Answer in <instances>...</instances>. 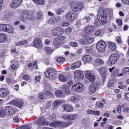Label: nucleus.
<instances>
[{
  "mask_svg": "<svg viewBox=\"0 0 129 129\" xmlns=\"http://www.w3.org/2000/svg\"><path fill=\"white\" fill-rule=\"evenodd\" d=\"M97 19L100 24L103 25L106 23L107 19V14L104 11H100L97 14Z\"/></svg>",
  "mask_w": 129,
  "mask_h": 129,
  "instance_id": "obj_1",
  "label": "nucleus"
},
{
  "mask_svg": "<svg viewBox=\"0 0 129 129\" xmlns=\"http://www.w3.org/2000/svg\"><path fill=\"white\" fill-rule=\"evenodd\" d=\"M106 45L105 42L103 41H101L97 43L96 48L99 52L103 53L105 51Z\"/></svg>",
  "mask_w": 129,
  "mask_h": 129,
  "instance_id": "obj_2",
  "label": "nucleus"
},
{
  "mask_svg": "<svg viewBox=\"0 0 129 129\" xmlns=\"http://www.w3.org/2000/svg\"><path fill=\"white\" fill-rule=\"evenodd\" d=\"M119 57V54L116 53L112 54L108 60V63L111 65L115 64Z\"/></svg>",
  "mask_w": 129,
  "mask_h": 129,
  "instance_id": "obj_3",
  "label": "nucleus"
},
{
  "mask_svg": "<svg viewBox=\"0 0 129 129\" xmlns=\"http://www.w3.org/2000/svg\"><path fill=\"white\" fill-rule=\"evenodd\" d=\"M55 73V70L53 68H51L48 69L45 73L47 78L52 80L56 78Z\"/></svg>",
  "mask_w": 129,
  "mask_h": 129,
  "instance_id": "obj_4",
  "label": "nucleus"
},
{
  "mask_svg": "<svg viewBox=\"0 0 129 129\" xmlns=\"http://www.w3.org/2000/svg\"><path fill=\"white\" fill-rule=\"evenodd\" d=\"M84 86L82 83L78 82L76 83L75 85L73 86L71 88L72 91L74 92H81L83 90Z\"/></svg>",
  "mask_w": 129,
  "mask_h": 129,
  "instance_id": "obj_5",
  "label": "nucleus"
},
{
  "mask_svg": "<svg viewBox=\"0 0 129 129\" xmlns=\"http://www.w3.org/2000/svg\"><path fill=\"white\" fill-rule=\"evenodd\" d=\"M34 123L39 126L46 125L48 124L46 119L44 117H40L39 119L35 121Z\"/></svg>",
  "mask_w": 129,
  "mask_h": 129,
  "instance_id": "obj_6",
  "label": "nucleus"
},
{
  "mask_svg": "<svg viewBox=\"0 0 129 129\" xmlns=\"http://www.w3.org/2000/svg\"><path fill=\"white\" fill-rule=\"evenodd\" d=\"M64 29L61 27L55 28L53 30L52 34L54 36H58L63 34L64 33Z\"/></svg>",
  "mask_w": 129,
  "mask_h": 129,
  "instance_id": "obj_7",
  "label": "nucleus"
},
{
  "mask_svg": "<svg viewBox=\"0 0 129 129\" xmlns=\"http://www.w3.org/2000/svg\"><path fill=\"white\" fill-rule=\"evenodd\" d=\"M22 0H12L10 7L12 8L16 9L19 7L21 4Z\"/></svg>",
  "mask_w": 129,
  "mask_h": 129,
  "instance_id": "obj_8",
  "label": "nucleus"
},
{
  "mask_svg": "<svg viewBox=\"0 0 129 129\" xmlns=\"http://www.w3.org/2000/svg\"><path fill=\"white\" fill-rule=\"evenodd\" d=\"M107 68L104 67L100 68L99 69V73L101 76L104 81H105L106 78V75H107Z\"/></svg>",
  "mask_w": 129,
  "mask_h": 129,
  "instance_id": "obj_9",
  "label": "nucleus"
},
{
  "mask_svg": "<svg viewBox=\"0 0 129 129\" xmlns=\"http://www.w3.org/2000/svg\"><path fill=\"white\" fill-rule=\"evenodd\" d=\"M98 83H92L89 86V91L92 93H94L99 86Z\"/></svg>",
  "mask_w": 129,
  "mask_h": 129,
  "instance_id": "obj_10",
  "label": "nucleus"
},
{
  "mask_svg": "<svg viewBox=\"0 0 129 129\" xmlns=\"http://www.w3.org/2000/svg\"><path fill=\"white\" fill-rule=\"evenodd\" d=\"M33 42V46L35 47L38 48H41L42 47L41 41L39 38H36L34 40Z\"/></svg>",
  "mask_w": 129,
  "mask_h": 129,
  "instance_id": "obj_11",
  "label": "nucleus"
},
{
  "mask_svg": "<svg viewBox=\"0 0 129 129\" xmlns=\"http://www.w3.org/2000/svg\"><path fill=\"white\" fill-rule=\"evenodd\" d=\"M94 30V27L92 25H87L84 29L85 32L89 34L92 33Z\"/></svg>",
  "mask_w": 129,
  "mask_h": 129,
  "instance_id": "obj_12",
  "label": "nucleus"
},
{
  "mask_svg": "<svg viewBox=\"0 0 129 129\" xmlns=\"http://www.w3.org/2000/svg\"><path fill=\"white\" fill-rule=\"evenodd\" d=\"M74 78L78 79L79 80H81L84 77L82 71L80 70H76L74 72Z\"/></svg>",
  "mask_w": 129,
  "mask_h": 129,
  "instance_id": "obj_13",
  "label": "nucleus"
},
{
  "mask_svg": "<svg viewBox=\"0 0 129 129\" xmlns=\"http://www.w3.org/2000/svg\"><path fill=\"white\" fill-rule=\"evenodd\" d=\"M9 91L7 89L1 88L0 89V97L4 98L7 96Z\"/></svg>",
  "mask_w": 129,
  "mask_h": 129,
  "instance_id": "obj_14",
  "label": "nucleus"
},
{
  "mask_svg": "<svg viewBox=\"0 0 129 129\" xmlns=\"http://www.w3.org/2000/svg\"><path fill=\"white\" fill-rule=\"evenodd\" d=\"M5 32L10 34H13L14 31V28L9 24H6Z\"/></svg>",
  "mask_w": 129,
  "mask_h": 129,
  "instance_id": "obj_15",
  "label": "nucleus"
},
{
  "mask_svg": "<svg viewBox=\"0 0 129 129\" xmlns=\"http://www.w3.org/2000/svg\"><path fill=\"white\" fill-rule=\"evenodd\" d=\"M71 9L74 12L77 11L81 9L80 6H79L76 2H74L72 4Z\"/></svg>",
  "mask_w": 129,
  "mask_h": 129,
  "instance_id": "obj_16",
  "label": "nucleus"
},
{
  "mask_svg": "<svg viewBox=\"0 0 129 129\" xmlns=\"http://www.w3.org/2000/svg\"><path fill=\"white\" fill-rule=\"evenodd\" d=\"M85 77L91 82L93 81L95 79L93 74L92 73L89 72L86 73L85 74Z\"/></svg>",
  "mask_w": 129,
  "mask_h": 129,
  "instance_id": "obj_17",
  "label": "nucleus"
},
{
  "mask_svg": "<svg viewBox=\"0 0 129 129\" xmlns=\"http://www.w3.org/2000/svg\"><path fill=\"white\" fill-rule=\"evenodd\" d=\"M62 107L64 111L68 112H71L73 110L72 107L68 104L63 105H62Z\"/></svg>",
  "mask_w": 129,
  "mask_h": 129,
  "instance_id": "obj_18",
  "label": "nucleus"
},
{
  "mask_svg": "<svg viewBox=\"0 0 129 129\" xmlns=\"http://www.w3.org/2000/svg\"><path fill=\"white\" fill-rule=\"evenodd\" d=\"M5 109L6 111H8V114L10 115H13L15 113V111L13 110L11 106H6L5 107Z\"/></svg>",
  "mask_w": 129,
  "mask_h": 129,
  "instance_id": "obj_19",
  "label": "nucleus"
},
{
  "mask_svg": "<svg viewBox=\"0 0 129 129\" xmlns=\"http://www.w3.org/2000/svg\"><path fill=\"white\" fill-rule=\"evenodd\" d=\"M60 42L57 37L55 38L54 40L53 44V46L56 48H58L60 47Z\"/></svg>",
  "mask_w": 129,
  "mask_h": 129,
  "instance_id": "obj_20",
  "label": "nucleus"
},
{
  "mask_svg": "<svg viewBox=\"0 0 129 129\" xmlns=\"http://www.w3.org/2000/svg\"><path fill=\"white\" fill-rule=\"evenodd\" d=\"M62 89L63 92L65 93L69 94L70 93V88L66 85H62Z\"/></svg>",
  "mask_w": 129,
  "mask_h": 129,
  "instance_id": "obj_21",
  "label": "nucleus"
},
{
  "mask_svg": "<svg viewBox=\"0 0 129 129\" xmlns=\"http://www.w3.org/2000/svg\"><path fill=\"white\" fill-rule=\"evenodd\" d=\"M28 13L26 12H22L21 14V20L23 22H25L27 20Z\"/></svg>",
  "mask_w": 129,
  "mask_h": 129,
  "instance_id": "obj_22",
  "label": "nucleus"
},
{
  "mask_svg": "<svg viewBox=\"0 0 129 129\" xmlns=\"http://www.w3.org/2000/svg\"><path fill=\"white\" fill-rule=\"evenodd\" d=\"M9 103L10 104H13L14 106L20 108L22 107V104L21 102L18 101L17 102L15 100L11 101Z\"/></svg>",
  "mask_w": 129,
  "mask_h": 129,
  "instance_id": "obj_23",
  "label": "nucleus"
},
{
  "mask_svg": "<svg viewBox=\"0 0 129 129\" xmlns=\"http://www.w3.org/2000/svg\"><path fill=\"white\" fill-rule=\"evenodd\" d=\"M92 57L89 55H86L83 56L82 58V60L88 63H90L92 61Z\"/></svg>",
  "mask_w": 129,
  "mask_h": 129,
  "instance_id": "obj_24",
  "label": "nucleus"
},
{
  "mask_svg": "<svg viewBox=\"0 0 129 129\" xmlns=\"http://www.w3.org/2000/svg\"><path fill=\"white\" fill-rule=\"evenodd\" d=\"M7 35L5 34L0 33V43H4L7 39Z\"/></svg>",
  "mask_w": 129,
  "mask_h": 129,
  "instance_id": "obj_25",
  "label": "nucleus"
},
{
  "mask_svg": "<svg viewBox=\"0 0 129 129\" xmlns=\"http://www.w3.org/2000/svg\"><path fill=\"white\" fill-rule=\"evenodd\" d=\"M78 14L76 12L72 13L71 12V21L76 20L78 18Z\"/></svg>",
  "mask_w": 129,
  "mask_h": 129,
  "instance_id": "obj_26",
  "label": "nucleus"
},
{
  "mask_svg": "<svg viewBox=\"0 0 129 129\" xmlns=\"http://www.w3.org/2000/svg\"><path fill=\"white\" fill-rule=\"evenodd\" d=\"M6 111L5 109V110L1 109H0V117L3 118L6 116Z\"/></svg>",
  "mask_w": 129,
  "mask_h": 129,
  "instance_id": "obj_27",
  "label": "nucleus"
},
{
  "mask_svg": "<svg viewBox=\"0 0 129 129\" xmlns=\"http://www.w3.org/2000/svg\"><path fill=\"white\" fill-rule=\"evenodd\" d=\"M58 79L60 81L63 82H66L67 80V77L64 76L62 74H61L59 76Z\"/></svg>",
  "mask_w": 129,
  "mask_h": 129,
  "instance_id": "obj_28",
  "label": "nucleus"
},
{
  "mask_svg": "<svg viewBox=\"0 0 129 129\" xmlns=\"http://www.w3.org/2000/svg\"><path fill=\"white\" fill-rule=\"evenodd\" d=\"M109 46L110 49L113 51L115 50L116 47L115 44L111 42L109 43Z\"/></svg>",
  "mask_w": 129,
  "mask_h": 129,
  "instance_id": "obj_29",
  "label": "nucleus"
},
{
  "mask_svg": "<svg viewBox=\"0 0 129 129\" xmlns=\"http://www.w3.org/2000/svg\"><path fill=\"white\" fill-rule=\"evenodd\" d=\"M33 2L37 4L40 5H43L44 4V0H33Z\"/></svg>",
  "mask_w": 129,
  "mask_h": 129,
  "instance_id": "obj_30",
  "label": "nucleus"
},
{
  "mask_svg": "<svg viewBox=\"0 0 129 129\" xmlns=\"http://www.w3.org/2000/svg\"><path fill=\"white\" fill-rule=\"evenodd\" d=\"M55 95L57 97L60 98L62 97V93L61 92V91L60 90H58L56 91L55 92Z\"/></svg>",
  "mask_w": 129,
  "mask_h": 129,
  "instance_id": "obj_31",
  "label": "nucleus"
},
{
  "mask_svg": "<svg viewBox=\"0 0 129 129\" xmlns=\"http://www.w3.org/2000/svg\"><path fill=\"white\" fill-rule=\"evenodd\" d=\"M44 50L48 54H50L52 53L53 51L51 48L48 47H45Z\"/></svg>",
  "mask_w": 129,
  "mask_h": 129,
  "instance_id": "obj_32",
  "label": "nucleus"
},
{
  "mask_svg": "<svg viewBox=\"0 0 129 129\" xmlns=\"http://www.w3.org/2000/svg\"><path fill=\"white\" fill-rule=\"evenodd\" d=\"M28 43L27 40L20 41L17 42L16 44V46H21L26 44Z\"/></svg>",
  "mask_w": 129,
  "mask_h": 129,
  "instance_id": "obj_33",
  "label": "nucleus"
},
{
  "mask_svg": "<svg viewBox=\"0 0 129 129\" xmlns=\"http://www.w3.org/2000/svg\"><path fill=\"white\" fill-rule=\"evenodd\" d=\"M65 18L67 20L71 21V12H69L65 14Z\"/></svg>",
  "mask_w": 129,
  "mask_h": 129,
  "instance_id": "obj_34",
  "label": "nucleus"
},
{
  "mask_svg": "<svg viewBox=\"0 0 129 129\" xmlns=\"http://www.w3.org/2000/svg\"><path fill=\"white\" fill-rule=\"evenodd\" d=\"M78 116L76 114H70L69 115V120H74Z\"/></svg>",
  "mask_w": 129,
  "mask_h": 129,
  "instance_id": "obj_35",
  "label": "nucleus"
},
{
  "mask_svg": "<svg viewBox=\"0 0 129 129\" xmlns=\"http://www.w3.org/2000/svg\"><path fill=\"white\" fill-rule=\"evenodd\" d=\"M87 44H91L93 41L94 39L92 37H88L86 38Z\"/></svg>",
  "mask_w": 129,
  "mask_h": 129,
  "instance_id": "obj_36",
  "label": "nucleus"
},
{
  "mask_svg": "<svg viewBox=\"0 0 129 129\" xmlns=\"http://www.w3.org/2000/svg\"><path fill=\"white\" fill-rule=\"evenodd\" d=\"M62 101L60 100H57L55 101L53 103L54 106L56 107L59 105L60 103H61Z\"/></svg>",
  "mask_w": 129,
  "mask_h": 129,
  "instance_id": "obj_37",
  "label": "nucleus"
},
{
  "mask_svg": "<svg viewBox=\"0 0 129 129\" xmlns=\"http://www.w3.org/2000/svg\"><path fill=\"white\" fill-rule=\"evenodd\" d=\"M28 15L27 20H33L35 19V16L33 14L28 13Z\"/></svg>",
  "mask_w": 129,
  "mask_h": 129,
  "instance_id": "obj_38",
  "label": "nucleus"
},
{
  "mask_svg": "<svg viewBox=\"0 0 129 129\" xmlns=\"http://www.w3.org/2000/svg\"><path fill=\"white\" fill-rule=\"evenodd\" d=\"M91 19V18L88 16H86L83 19V20L86 23H88L89 22Z\"/></svg>",
  "mask_w": 129,
  "mask_h": 129,
  "instance_id": "obj_39",
  "label": "nucleus"
},
{
  "mask_svg": "<svg viewBox=\"0 0 129 129\" xmlns=\"http://www.w3.org/2000/svg\"><path fill=\"white\" fill-rule=\"evenodd\" d=\"M95 60L96 63L98 65H102L104 63L103 61L101 59L97 58L95 59Z\"/></svg>",
  "mask_w": 129,
  "mask_h": 129,
  "instance_id": "obj_40",
  "label": "nucleus"
},
{
  "mask_svg": "<svg viewBox=\"0 0 129 129\" xmlns=\"http://www.w3.org/2000/svg\"><path fill=\"white\" fill-rule=\"evenodd\" d=\"M96 105L97 107L100 108H102L104 107L103 104L100 101L97 102L96 103Z\"/></svg>",
  "mask_w": 129,
  "mask_h": 129,
  "instance_id": "obj_41",
  "label": "nucleus"
},
{
  "mask_svg": "<svg viewBox=\"0 0 129 129\" xmlns=\"http://www.w3.org/2000/svg\"><path fill=\"white\" fill-rule=\"evenodd\" d=\"M56 21L55 19L53 18L50 19L48 21V23L50 24H55Z\"/></svg>",
  "mask_w": 129,
  "mask_h": 129,
  "instance_id": "obj_42",
  "label": "nucleus"
},
{
  "mask_svg": "<svg viewBox=\"0 0 129 129\" xmlns=\"http://www.w3.org/2000/svg\"><path fill=\"white\" fill-rule=\"evenodd\" d=\"M80 43L82 45L87 44L86 38L82 39L80 40Z\"/></svg>",
  "mask_w": 129,
  "mask_h": 129,
  "instance_id": "obj_43",
  "label": "nucleus"
},
{
  "mask_svg": "<svg viewBox=\"0 0 129 129\" xmlns=\"http://www.w3.org/2000/svg\"><path fill=\"white\" fill-rule=\"evenodd\" d=\"M30 127L26 125H22L20 127H18L17 129H29Z\"/></svg>",
  "mask_w": 129,
  "mask_h": 129,
  "instance_id": "obj_44",
  "label": "nucleus"
},
{
  "mask_svg": "<svg viewBox=\"0 0 129 129\" xmlns=\"http://www.w3.org/2000/svg\"><path fill=\"white\" fill-rule=\"evenodd\" d=\"M6 24H0V31H5Z\"/></svg>",
  "mask_w": 129,
  "mask_h": 129,
  "instance_id": "obj_45",
  "label": "nucleus"
},
{
  "mask_svg": "<svg viewBox=\"0 0 129 129\" xmlns=\"http://www.w3.org/2000/svg\"><path fill=\"white\" fill-rule=\"evenodd\" d=\"M61 117L62 118L66 120H69V115L68 114H64L62 115Z\"/></svg>",
  "mask_w": 129,
  "mask_h": 129,
  "instance_id": "obj_46",
  "label": "nucleus"
},
{
  "mask_svg": "<svg viewBox=\"0 0 129 129\" xmlns=\"http://www.w3.org/2000/svg\"><path fill=\"white\" fill-rule=\"evenodd\" d=\"M56 60L58 62H62L65 60V58L63 57H59L57 58Z\"/></svg>",
  "mask_w": 129,
  "mask_h": 129,
  "instance_id": "obj_47",
  "label": "nucleus"
},
{
  "mask_svg": "<svg viewBox=\"0 0 129 129\" xmlns=\"http://www.w3.org/2000/svg\"><path fill=\"white\" fill-rule=\"evenodd\" d=\"M114 84L113 80L109 81L108 82V87H110L114 85Z\"/></svg>",
  "mask_w": 129,
  "mask_h": 129,
  "instance_id": "obj_48",
  "label": "nucleus"
},
{
  "mask_svg": "<svg viewBox=\"0 0 129 129\" xmlns=\"http://www.w3.org/2000/svg\"><path fill=\"white\" fill-rule=\"evenodd\" d=\"M43 16L42 12L40 11L37 13V17L38 19H40Z\"/></svg>",
  "mask_w": 129,
  "mask_h": 129,
  "instance_id": "obj_49",
  "label": "nucleus"
},
{
  "mask_svg": "<svg viewBox=\"0 0 129 129\" xmlns=\"http://www.w3.org/2000/svg\"><path fill=\"white\" fill-rule=\"evenodd\" d=\"M43 91L44 94L46 95H50L52 94L51 92L48 90H44Z\"/></svg>",
  "mask_w": 129,
  "mask_h": 129,
  "instance_id": "obj_50",
  "label": "nucleus"
},
{
  "mask_svg": "<svg viewBox=\"0 0 129 129\" xmlns=\"http://www.w3.org/2000/svg\"><path fill=\"white\" fill-rule=\"evenodd\" d=\"M51 88V87L49 84L47 83H46L45 85V89H50Z\"/></svg>",
  "mask_w": 129,
  "mask_h": 129,
  "instance_id": "obj_51",
  "label": "nucleus"
},
{
  "mask_svg": "<svg viewBox=\"0 0 129 129\" xmlns=\"http://www.w3.org/2000/svg\"><path fill=\"white\" fill-rule=\"evenodd\" d=\"M116 40L117 42L119 44L121 43L122 41L120 37H117L116 38Z\"/></svg>",
  "mask_w": 129,
  "mask_h": 129,
  "instance_id": "obj_52",
  "label": "nucleus"
},
{
  "mask_svg": "<svg viewBox=\"0 0 129 129\" xmlns=\"http://www.w3.org/2000/svg\"><path fill=\"white\" fill-rule=\"evenodd\" d=\"M56 114L55 113H53L52 115L49 117V118L50 120L54 119L56 118Z\"/></svg>",
  "mask_w": 129,
  "mask_h": 129,
  "instance_id": "obj_53",
  "label": "nucleus"
},
{
  "mask_svg": "<svg viewBox=\"0 0 129 129\" xmlns=\"http://www.w3.org/2000/svg\"><path fill=\"white\" fill-rule=\"evenodd\" d=\"M62 12H63V10H61V9H58L56 11V14L58 15H60L61 14Z\"/></svg>",
  "mask_w": 129,
  "mask_h": 129,
  "instance_id": "obj_54",
  "label": "nucleus"
},
{
  "mask_svg": "<svg viewBox=\"0 0 129 129\" xmlns=\"http://www.w3.org/2000/svg\"><path fill=\"white\" fill-rule=\"evenodd\" d=\"M118 74L119 71L117 70H116L113 72V75L114 76H118Z\"/></svg>",
  "mask_w": 129,
  "mask_h": 129,
  "instance_id": "obj_55",
  "label": "nucleus"
},
{
  "mask_svg": "<svg viewBox=\"0 0 129 129\" xmlns=\"http://www.w3.org/2000/svg\"><path fill=\"white\" fill-rule=\"evenodd\" d=\"M129 72V68L126 67L125 68L122 70V72L124 73Z\"/></svg>",
  "mask_w": 129,
  "mask_h": 129,
  "instance_id": "obj_56",
  "label": "nucleus"
},
{
  "mask_svg": "<svg viewBox=\"0 0 129 129\" xmlns=\"http://www.w3.org/2000/svg\"><path fill=\"white\" fill-rule=\"evenodd\" d=\"M23 78L26 81H28L30 80V77L27 75H24L23 76Z\"/></svg>",
  "mask_w": 129,
  "mask_h": 129,
  "instance_id": "obj_57",
  "label": "nucleus"
},
{
  "mask_svg": "<svg viewBox=\"0 0 129 129\" xmlns=\"http://www.w3.org/2000/svg\"><path fill=\"white\" fill-rule=\"evenodd\" d=\"M70 45L72 46L75 47H76L78 45L77 43L75 42H72L70 43Z\"/></svg>",
  "mask_w": 129,
  "mask_h": 129,
  "instance_id": "obj_58",
  "label": "nucleus"
},
{
  "mask_svg": "<svg viewBox=\"0 0 129 129\" xmlns=\"http://www.w3.org/2000/svg\"><path fill=\"white\" fill-rule=\"evenodd\" d=\"M71 100L72 101L75 102L78 100V99L77 97L72 96L71 98Z\"/></svg>",
  "mask_w": 129,
  "mask_h": 129,
  "instance_id": "obj_59",
  "label": "nucleus"
},
{
  "mask_svg": "<svg viewBox=\"0 0 129 129\" xmlns=\"http://www.w3.org/2000/svg\"><path fill=\"white\" fill-rule=\"evenodd\" d=\"M122 2L125 5H129V0H122Z\"/></svg>",
  "mask_w": 129,
  "mask_h": 129,
  "instance_id": "obj_60",
  "label": "nucleus"
},
{
  "mask_svg": "<svg viewBox=\"0 0 129 129\" xmlns=\"http://www.w3.org/2000/svg\"><path fill=\"white\" fill-rule=\"evenodd\" d=\"M56 124L60 127H62V122L60 121H57L56 122Z\"/></svg>",
  "mask_w": 129,
  "mask_h": 129,
  "instance_id": "obj_61",
  "label": "nucleus"
},
{
  "mask_svg": "<svg viewBox=\"0 0 129 129\" xmlns=\"http://www.w3.org/2000/svg\"><path fill=\"white\" fill-rule=\"evenodd\" d=\"M57 38L59 39V41L61 42V41L64 40L65 39V37L64 36H62L59 37L58 38L57 37Z\"/></svg>",
  "mask_w": 129,
  "mask_h": 129,
  "instance_id": "obj_62",
  "label": "nucleus"
},
{
  "mask_svg": "<svg viewBox=\"0 0 129 129\" xmlns=\"http://www.w3.org/2000/svg\"><path fill=\"white\" fill-rule=\"evenodd\" d=\"M77 68L78 67H77V66L75 65V64L74 63L71 66V69L72 70H74Z\"/></svg>",
  "mask_w": 129,
  "mask_h": 129,
  "instance_id": "obj_63",
  "label": "nucleus"
},
{
  "mask_svg": "<svg viewBox=\"0 0 129 129\" xmlns=\"http://www.w3.org/2000/svg\"><path fill=\"white\" fill-rule=\"evenodd\" d=\"M101 33V30L99 29H98L96 30L95 33V35L99 36Z\"/></svg>",
  "mask_w": 129,
  "mask_h": 129,
  "instance_id": "obj_64",
  "label": "nucleus"
}]
</instances>
